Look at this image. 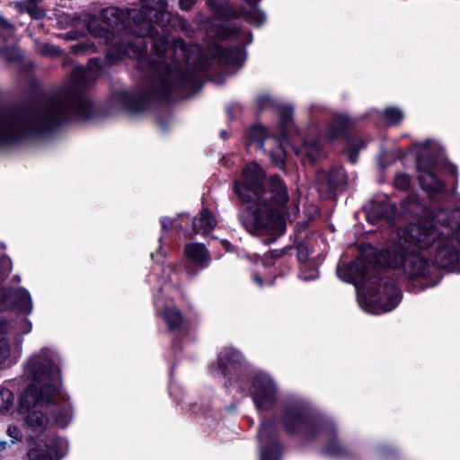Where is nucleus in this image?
Instances as JSON below:
<instances>
[{
  "label": "nucleus",
  "mask_w": 460,
  "mask_h": 460,
  "mask_svg": "<svg viewBox=\"0 0 460 460\" xmlns=\"http://www.w3.org/2000/svg\"><path fill=\"white\" fill-rule=\"evenodd\" d=\"M337 273L344 280L355 279L362 283L366 290V299L384 313L394 309L401 301L402 292L392 278L381 271L371 274L368 266L364 262L360 265L338 268Z\"/></svg>",
  "instance_id": "6"
},
{
  "label": "nucleus",
  "mask_w": 460,
  "mask_h": 460,
  "mask_svg": "<svg viewBox=\"0 0 460 460\" xmlns=\"http://www.w3.org/2000/svg\"><path fill=\"white\" fill-rule=\"evenodd\" d=\"M460 210L438 209L430 219L410 224L405 237L379 252L376 261L397 270L420 289L436 286L438 268L460 271Z\"/></svg>",
  "instance_id": "2"
},
{
  "label": "nucleus",
  "mask_w": 460,
  "mask_h": 460,
  "mask_svg": "<svg viewBox=\"0 0 460 460\" xmlns=\"http://www.w3.org/2000/svg\"><path fill=\"white\" fill-rule=\"evenodd\" d=\"M10 352H11V349H10L9 342L4 339H1L0 340V365L7 359V358L10 356Z\"/></svg>",
  "instance_id": "32"
},
{
  "label": "nucleus",
  "mask_w": 460,
  "mask_h": 460,
  "mask_svg": "<svg viewBox=\"0 0 460 460\" xmlns=\"http://www.w3.org/2000/svg\"><path fill=\"white\" fill-rule=\"evenodd\" d=\"M48 349H40L25 365V374L32 384L22 394L18 413L25 415L24 422L33 432H43L49 422L46 413L37 408H45L59 428H66L72 420V407L59 384V369L49 358Z\"/></svg>",
  "instance_id": "5"
},
{
  "label": "nucleus",
  "mask_w": 460,
  "mask_h": 460,
  "mask_svg": "<svg viewBox=\"0 0 460 460\" xmlns=\"http://www.w3.org/2000/svg\"><path fill=\"white\" fill-rule=\"evenodd\" d=\"M271 163L279 169H283L286 161V152L282 146L278 143L277 146L270 151Z\"/></svg>",
  "instance_id": "27"
},
{
  "label": "nucleus",
  "mask_w": 460,
  "mask_h": 460,
  "mask_svg": "<svg viewBox=\"0 0 460 460\" xmlns=\"http://www.w3.org/2000/svg\"><path fill=\"white\" fill-rule=\"evenodd\" d=\"M16 7L20 12L29 13L32 19L40 20L46 15L45 11L35 4L16 3Z\"/></svg>",
  "instance_id": "24"
},
{
  "label": "nucleus",
  "mask_w": 460,
  "mask_h": 460,
  "mask_svg": "<svg viewBox=\"0 0 460 460\" xmlns=\"http://www.w3.org/2000/svg\"><path fill=\"white\" fill-rule=\"evenodd\" d=\"M279 127L281 134L285 137L288 133V128L292 122L293 107L289 105L280 106L279 109Z\"/></svg>",
  "instance_id": "21"
},
{
  "label": "nucleus",
  "mask_w": 460,
  "mask_h": 460,
  "mask_svg": "<svg viewBox=\"0 0 460 460\" xmlns=\"http://www.w3.org/2000/svg\"><path fill=\"white\" fill-rule=\"evenodd\" d=\"M63 441L59 438H49L44 447L31 448L27 454L29 460H60Z\"/></svg>",
  "instance_id": "16"
},
{
  "label": "nucleus",
  "mask_w": 460,
  "mask_h": 460,
  "mask_svg": "<svg viewBox=\"0 0 460 460\" xmlns=\"http://www.w3.org/2000/svg\"><path fill=\"white\" fill-rule=\"evenodd\" d=\"M248 137L252 142L257 144L258 148L262 149L264 141L268 137V133L263 126L255 124L250 128Z\"/></svg>",
  "instance_id": "22"
},
{
  "label": "nucleus",
  "mask_w": 460,
  "mask_h": 460,
  "mask_svg": "<svg viewBox=\"0 0 460 460\" xmlns=\"http://www.w3.org/2000/svg\"><path fill=\"white\" fill-rule=\"evenodd\" d=\"M6 432L7 435L11 438V442L13 444H14L17 441H20L22 438V431L17 426L10 425L7 428Z\"/></svg>",
  "instance_id": "33"
},
{
  "label": "nucleus",
  "mask_w": 460,
  "mask_h": 460,
  "mask_svg": "<svg viewBox=\"0 0 460 460\" xmlns=\"http://www.w3.org/2000/svg\"><path fill=\"white\" fill-rule=\"evenodd\" d=\"M141 9L122 10L108 7L102 11V21L93 29L105 44H115L108 51V62L125 56L137 58V68L144 73L142 85L133 91H119L113 102L129 114L146 111L154 102H171L199 91L203 78L214 66H237L243 62L244 48L252 42L250 31L239 27L222 25L217 36L235 40L241 45L229 49L211 44L208 50L187 45L171 34L172 14L167 0H140Z\"/></svg>",
  "instance_id": "1"
},
{
  "label": "nucleus",
  "mask_w": 460,
  "mask_h": 460,
  "mask_svg": "<svg viewBox=\"0 0 460 460\" xmlns=\"http://www.w3.org/2000/svg\"><path fill=\"white\" fill-rule=\"evenodd\" d=\"M416 166L419 172V182L422 190L434 199L436 195L444 192L445 184L438 178L436 172L438 165L437 160L432 155H419L416 159Z\"/></svg>",
  "instance_id": "12"
},
{
  "label": "nucleus",
  "mask_w": 460,
  "mask_h": 460,
  "mask_svg": "<svg viewBox=\"0 0 460 460\" xmlns=\"http://www.w3.org/2000/svg\"><path fill=\"white\" fill-rule=\"evenodd\" d=\"M292 251H293L292 246H286L282 249L272 250L264 254V257L262 259V263L265 267L272 266V265H274L275 260L284 258L288 255H290Z\"/></svg>",
  "instance_id": "23"
},
{
  "label": "nucleus",
  "mask_w": 460,
  "mask_h": 460,
  "mask_svg": "<svg viewBox=\"0 0 460 460\" xmlns=\"http://www.w3.org/2000/svg\"><path fill=\"white\" fill-rule=\"evenodd\" d=\"M275 418L288 435L306 442L314 441L323 429H332L328 418L315 413L306 402L298 398L286 401Z\"/></svg>",
  "instance_id": "7"
},
{
  "label": "nucleus",
  "mask_w": 460,
  "mask_h": 460,
  "mask_svg": "<svg viewBox=\"0 0 460 460\" xmlns=\"http://www.w3.org/2000/svg\"><path fill=\"white\" fill-rule=\"evenodd\" d=\"M322 150V143L320 137L314 139H304L302 144L295 148L298 155L308 158L314 163L319 156Z\"/></svg>",
  "instance_id": "18"
},
{
  "label": "nucleus",
  "mask_w": 460,
  "mask_h": 460,
  "mask_svg": "<svg viewBox=\"0 0 460 460\" xmlns=\"http://www.w3.org/2000/svg\"><path fill=\"white\" fill-rule=\"evenodd\" d=\"M317 181L328 190H336L346 184L345 171L342 168H333L317 173Z\"/></svg>",
  "instance_id": "17"
},
{
  "label": "nucleus",
  "mask_w": 460,
  "mask_h": 460,
  "mask_svg": "<svg viewBox=\"0 0 460 460\" xmlns=\"http://www.w3.org/2000/svg\"><path fill=\"white\" fill-rule=\"evenodd\" d=\"M184 253L188 261L192 266H186L190 275H196L198 270L205 269L210 262V256L206 246L201 243H189L184 248Z\"/></svg>",
  "instance_id": "14"
},
{
  "label": "nucleus",
  "mask_w": 460,
  "mask_h": 460,
  "mask_svg": "<svg viewBox=\"0 0 460 460\" xmlns=\"http://www.w3.org/2000/svg\"><path fill=\"white\" fill-rule=\"evenodd\" d=\"M234 191L243 202L257 205L243 220L248 232L261 236L265 244L284 234L286 222L279 211L287 208L289 195L279 175H270L265 188V172L257 163H250L243 170V180L234 181Z\"/></svg>",
  "instance_id": "4"
},
{
  "label": "nucleus",
  "mask_w": 460,
  "mask_h": 460,
  "mask_svg": "<svg viewBox=\"0 0 460 460\" xmlns=\"http://www.w3.org/2000/svg\"><path fill=\"white\" fill-rule=\"evenodd\" d=\"M250 394L258 410L268 411L278 401V387L270 376L259 373L252 377Z\"/></svg>",
  "instance_id": "11"
},
{
  "label": "nucleus",
  "mask_w": 460,
  "mask_h": 460,
  "mask_svg": "<svg viewBox=\"0 0 460 460\" xmlns=\"http://www.w3.org/2000/svg\"><path fill=\"white\" fill-rule=\"evenodd\" d=\"M261 447V460H281L283 445L279 439L278 426L275 420L265 419L258 430Z\"/></svg>",
  "instance_id": "10"
},
{
  "label": "nucleus",
  "mask_w": 460,
  "mask_h": 460,
  "mask_svg": "<svg viewBox=\"0 0 460 460\" xmlns=\"http://www.w3.org/2000/svg\"><path fill=\"white\" fill-rule=\"evenodd\" d=\"M328 423L332 426V429L320 430L319 436L326 438V443L321 449V454L332 458L354 460L357 458L358 454L356 450L347 444H345L339 437L338 430L335 423L328 419Z\"/></svg>",
  "instance_id": "13"
},
{
  "label": "nucleus",
  "mask_w": 460,
  "mask_h": 460,
  "mask_svg": "<svg viewBox=\"0 0 460 460\" xmlns=\"http://www.w3.org/2000/svg\"><path fill=\"white\" fill-rule=\"evenodd\" d=\"M443 169L444 171L449 174L450 176L456 179L457 177V167L455 164H452L449 162H445L443 164Z\"/></svg>",
  "instance_id": "35"
},
{
  "label": "nucleus",
  "mask_w": 460,
  "mask_h": 460,
  "mask_svg": "<svg viewBox=\"0 0 460 460\" xmlns=\"http://www.w3.org/2000/svg\"><path fill=\"white\" fill-rule=\"evenodd\" d=\"M347 127L344 122H338L330 125L326 130V137L330 141H333L346 135Z\"/></svg>",
  "instance_id": "28"
},
{
  "label": "nucleus",
  "mask_w": 460,
  "mask_h": 460,
  "mask_svg": "<svg viewBox=\"0 0 460 460\" xmlns=\"http://www.w3.org/2000/svg\"><path fill=\"white\" fill-rule=\"evenodd\" d=\"M358 141L361 142L360 140H358ZM362 146H363L362 143H360V146L359 145H354L352 146V149L350 150L349 155V161L352 164H356L357 163L358 152H359V150H360V148Z\"/></svg>",
  "instance_id": "36"
},
{
  "label": "nucleus",
  "mask_w": 460,
  "mask_h": 460,
  "mask_svg": "<svg viewBox=\"0 0 460 460\" xmlns=\"http://www.w3.org/2000/svg\"><path fill=\"white\" fill-rule=\"evenodd\" d=\"M410 176L404 173H399L394 178V186L402 190H406L410 188Z\"/></svg>",
  "instance_id": "31"
},
{
  "label": "nucleus",
  "mask_w": 460,
  "mask_h": 460,
  "mask_svg": "<svg viewBox=\"0 0 460 460\" xmlns=\"http://www.w3.org/2000/svg\"><path fill=\"white\" fill-rule=\"evenodd\" d=\"M382 116L390 125L397 124L404 118L402 111L395 107L386 108L384 110Z\"/></svg>",
  "instance_id": "26"
},
{
  "label": "nucleus",
  "mask_w": 460,
  "mask_h": 460,
  "mask_svg": "<svg viewBox=\"0 0 460 460\" xmlns=\"http://www.w3.org/2000/svg\"><path fill=\"white\" fill-rule=\"evenodd\" d=\"M197 3V0H180L179 6L182 11H190Z\"/></svg>",
  "instance_id": "37"
},
{
  "label": "nucleus",
  "mask_w": 460,
  "mask_h": 460,
  "mask_svg": "<svg viewBox=\"0 0 460 460\" xmlns=\"http://www.w3.org/2000/svg\"><path fill=\"white\" fill-rule=\"evenodd\" d=\"M217 369L232 382L239 384L241 389L246 386L250 378V367L242 353L234 348H224L218 354Z\"/></svg>",
  "instance_id": "9"
},
{
  "label": "nucleus",
  "mask_w": 460,
  "mask_h": 460,
  "mask_svg": "<svg viewBox=\"0 0 460 460\" xmlns=\"http://www.w3.org/2000/svg\"><path fill=\"white\" fill-rule=\"evenodd\" d=\"M6 447L5 441H0V451L4 450Z\"/></svg>",
  "instance_id": "44"
},
{
  "label": "nucleus",
  "mask_w": 460,
  "mask_h": 460,
  "mask_svg": "<svg viewBox=\"0 0 460 460\" xmlns=\"http://www.w3.org/2000/svg\"><path fill=\"white\" fill-rule=\"evenodd\" d=\"M2 54L8 62H16L22 58V55L14 49L4 48L0 49Z\"/></svg>",
  "instance_id": "30"
},
{
  "label": "nucleus",
  "mask_w": 460,
  "mask_h": 460,
  "mask_svg": "<svg viewBox=\"0 0 460 460\" xmlns=\"http://www.w3.org/2000/svg\"><path fill=\"white\" fill-rule=\"evenodd\" d=\"M164 318L171 332H181L185 323L181 310L175 306H167L164 311Z\"/></svg>",
  "instance_id": "20"
},
{
  "label": "nucleus",
  "mask_w": 460,
  "mask_h": 460,
  "mask_svg": "<svg viewBox=\"0 0 460 460\" xmlns=\"http://www.w3.org/2000/svg\"><path fill=\"white\" fill-rule=\"evenodd\" d=\"M42 1L43 0H24V1H22L21 3L28 4H38L39 3L42 2Z\"/></svg>",
  "instance_id": "41"
},
{
  "label": "nucleus",
  "mask_w": 460,
  "mask_h": 460,
  "mask_svg": "<svg viewBox=\"0 0 460 460\" xmlns=\"http://www.w3.org/2000/svg\"><path fill=\"white\" fill-rule=\"evenodd\" d=\"M11 324L4 319H0V334H4L9 332Z\"/></svg>",
  "instance_id": "39"
},
{
  "label": "nucleus",
  "mask_w": 460,
  "mask_h": 460,
  "mask_svg": "<svg viewBox=\"0 0 460 460\" xmlns=\"http://www.w3.org/2000/svg\"><path fill=\"white\" fill-rule=\"evenodd\" d=\"M160 223L162 226V229L165 231L171 229L172 226V221L169 217H162Z\"/></svg>",
  "instance_id": "38"
},
{
  "label": "nucleus",
  "mask_w": 460,
  "mask_h": 460,
  "mask_svg": "<svg viewBox=\"0 0 460 460\" xmlns=\"http://www.w3.org/2000/svg\"><path fill=\"white\" fill-rule=\"evenodd\" d=\"M233 111H234V106L226 107V112H227L228 117L230 118V119H233Z\"/></svg>",
  "instance_id": "42"
},
{
  "label": "nucleus",
  "mask_w": 460,
  "mask_h": 460,
  "mask_svg": "<svg viewBox=\"0 0 460 460\" xmlns=\"http://www.w3.org/2000/svg\"><path fill=\"white\" fill-rule=\"evenodd\" d=\"M14 396L13 393L5 388L0 387V412H7L13 405Z\"/></svg>",
  "instance_id": "25"
},
{
  "label": "nucleus",
  "mask_w": 460,
  "mask_h": 460,
  "mask_svg": "<svg viewBox=\"0 0 460 460\" xmlns=\"http://www.w3.org/2000/svg\"><path fill=\"white\" fill-rule=\"evenodd\" d=\"M396 207L389 201L373 200L367 209V220L372 225H376L384 220L389 225H393L395 219Z\"/></svg>",
  "instance_id": "15"
},
{
  "label": "nucleus",
  "mask_w": 460,
  "mask_h": 460,
  "mask_svg": "<svg viewBox=\"0 0 460 460\" xmlns=\"http://www.w3.org/2000/svg\"><path fill=\"white\" fill-rule=\"evenodd\" d=\"M220 136H221V137H222L223 139H226V138H228L229 134L227 133V131H226V130H222V131L220 132Z\"/></svg>",
  "instance_id": "43"
},
{
  "label": "nucleus",
  "mask_w": 460,
  "mask_h": 460,
  "mask_svg": "<svg viewBox=\"0 0 460 460\" xmlns=\"http://www.w3.org/2000/svg\"><path fill=\"white\" fill-rule=\"evenodd\" d=\"M293 251L296 252L297 260L300 262H305L308 259V250L305 244H298L296 248L293 247Z\"/></svg>",
  "instance_id": "34"
},
{
  "label": "nucleus",
  "mask_w": 460,
  "mask_h": 460,
  "mask_svg": "<svg viewBox=\"0 0 460 460\" xmlns=\"http://www.w3.org/2000/svg\"><path fill=\"white\" fill-rule=\"evenodd\" d=\"M252 280L254 283H256L259 287H262L263 286V280L261 279V277L257 274V273H254L252 275Z\"/></svg>",
  "instance_id": "40"
},
{
  "label": "nucleus",
  "mask_w": 460,
  "mask_h": 460,
  "mask_svg": "<svg viewBox=\"0 0 460 460\" xmlns=\"http://www.w3.org/2000/svg\"><path fill=\"white\" fill-rule=\"evenodd\" d=\"M15 26L0 15V38L4 41L9 40L14 33Z\"/></svg>",
  "instance_id": "29"
},
{
  "label": "nucleus",
  "mask_w": 460,
  "mask_h": 460,
  "mask_svg": "<svg viewBox=\"0 0 460 460\" xmlns=\"http://www.w3.org/2000/svg\"><path fill=\"white\" fill-rule=\"evenodd\" d=\"M101 67L99 58H91L88 67H75L70 82L40 105L27 102L0 107V146H17L49 136L70 120L93 118L94 105L85 91Z\"/></svg>",
  "instance_id": "3"
},
{
  "label": "nucleus",
  "mask_w": 460,
  "mask_h": 460,
  "mask_svg": "<svg viewBox=\"0 0 460 460\" xmlns=\"http://www.w3.org/2000/svg\"><path fill=\"white\" fill-rule=\"evenodd\" d=\"M216 225L217 221L208 208H203L199 217H195L192 220V228L196 234H208L215 228Z\"/></svg>",
  "instance_id": "19"
},
{
  "label": "nucleus",
  "mask_w": 460,
  "mask_h": 460,
  "mask_svg": "<svg viewBox=\"0 0 460 460\" xmlns=\"http://www.w3.org/2000/svg\"><path fill=\"white\" fill-rule=\"evenodd\" d=\"M12 270L11 260L4 255L0 256V283L9 275ZM15 310L29 314L32 310V301L30 293L23 288L0 287V311Z\"/></svg>",
  "instance_id": "8"
}]
</instances>
